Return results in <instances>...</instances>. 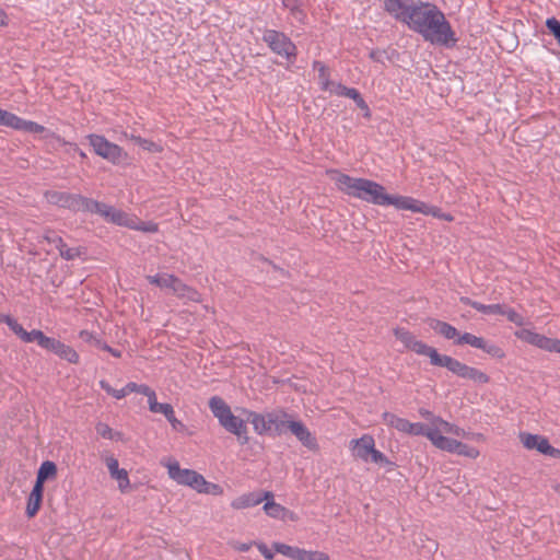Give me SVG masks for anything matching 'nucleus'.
Segmentation results:
<instances>
[{
  "label": "nucleus",
  "mask_w": 560,
  "mask_h": 560,
  "mask_svg": "<svg viewBox=\"0 0 560 560\" xmlns=\"http://www.w3.org/2000/svg\"><path fill=\"white\" fill-rule=\"evenodd\" d=\"M305 560H329V556L322 551H306Z\"/></svg>",
  "instance_id": "6e6d98bb"
},
{
  "label": "nucleus",
  "mask_w": 560,
  "mask_h": 560,
  "mask_svg": "<svg viewBox=\"0 0 560 560\" xmlns=\"http://www.w3.org/2000/svg\"><path fill=\"white\" fill-rule=\"evenodd\" d=\"M257 548L266 559H273L275 553L265 544H257Z\"/></svg>",
  "instance_id": "bf43d9fd"
},
{
  "label": "nucleus",
  "mask_w": 560,
  "mask_h": 560,
  "mask_svg": "<svg viewBox=\"0 0 560 560\" xmlns=\"http://www.w3.org/2000/svg\"><path fill=\"white\" fill-rule=\"evenodd\" d=\"M313 69L318 72V83L320 89L328 91L331 88L334 81L329 80V71L327 67L320 61H314Z\"/></svg>",
  "instance_id": "c85d7f7f"
},
{
  "label": "nucleus",
  "mask_w": 560,
  "mask_h": 560,
  "mask_svg": "<svg viewBox=\"0 0 560 560\" xmlns=\"http://www.w3.org/2000/svg\"><path fill=\"white\" fill-rule=\"evenodd\" d=\"M252 542H236L234 544V549L238 550V551H242V552H245V551H248L252 547Z\"/></svg>",
  "instance_id": "338daca9"
},
{
  "label": "nucleus",
  "mask_w": 560,
  "mask_h": 560,
  "mask_svg": "<svg viewBox=\"0 0 560 560\" xmlns=\"http://www.w3.org/2000/svg\"><path fill=\"white\" fill-rule=\"evenodd\" d=\"M102 218L106 222L128 229H130L131 224L135 222V214L128 213L107 203L102 214Z\"/></svg>",
  "instance_id": "2eb2a0df"
},
{
  "label": "nucleus",
  "mask_w": 560,
  "mask_h": 560,
  "mask_svg": "<svg viewBox=\"0 0 560 560\" xmlns=\"http://www.w3.org/2000/svg\"><path fill=\"white\" fill-rule=\"evenodd\" d=\"M348 89L349 88L342 85L341 83L334 82L331 88L327 92H329L331 94L339 95V96H345L346 91H348Z\"/></svg>",
  "instance_id": "4d7b16f0"
},
{
  "label": "nucleus",
  "mask_w": 560,
  "mask_h": 560,
  "mask_svg": "<svg viewBox=\"0 0 560 560\" xmlns=\"http://www.w3.org/2000/svg\"><path fill=\"white\" fill-rule=\"evenodd\" d=\"M59 343H60V340L50 338V337H47L44 335L43 338L39 340L38 346L45 350H48V351H51L55 353Z\"/></svg>",
  "instance_id": "de8ad7c7"
},
{
  "label": "nucleus",
  "mask_w": 560,
  "mask_h": 560,
  "mask_svg": "<svg viewBox=\"0 0 560 560\" xmlns=\"http://www.w3.org/2000/svg\"><path fill=\"white\" fill-rule=\"evenodd\" d=\"M105 207H106V203H104V202H100L94 199L83 197L81 195H75L74 196V206H73L72 210L86 211V212L100 214L102 217Z\"/></svg>",
  "instance_id": "aec40b11"
},
{
  "label": "nucleus",
  "mask_w": 560,
  "mask_h": 560,
  "mask_svg": "<svg viewBox=\"0 0 560 560\" xmlns=\"http://www.w3.org/2000/svg\"><path fill=\"white\" fill-rule=\"evenodd\" d=\"M284 8L291 11V13L294 15V18L303 22L305 19L304 12L300 8V3L298 0H281Z\"/></svg>",
  "instance_id": "58836bf2"
},
{
  "label": "nucleus",
  "mask_w": 560,
  "mask_h": 560,
  "mask_svg": "<svg viewBox=\"0 0 560 560\" xmlns=\"http://www.w3.org/2000/svg\"><path fill=\"white\" fill-rule=\"evenodd\" d=\"M57 474V466L54 462L46 460L42 463L38 471H37V478L39 480H47L48 478L55 477Z\"/></svg>",
  "instance_id": "f704fd0d"
},
{
  "label": "nucleus",
  "mask_w": 560,
  "mask_h": 560,
  "mask_svg": "<svg viewBox=\"0 0 560 560\" xmlns=\"http://www.w3.org/2000/svg\"><path fill=\"white\" fill-rule=\"evenodd\" d=\"M43 495L30 493L27 505H26V514L28 517H33L37 514L40 509Z\"/></svg>",
  "instance_id": "e433bc0d"
},
{
  "label": "nucleus",
  "mask_w": 560,
  "mask_h": 560,
  "mask_svg": "<svg viewBox=\"0 0 560 560\" xmlns=\"http://www.w3.org/2000/svg\"><path fill=\"white\" fill-rule=\"evenodd\" d=\"M306 551L307 550H305V549L296 547L295 553H294V560H305Z\"/></svg>",
  "instance_id": "774afa93"
},
{
  "label": "nucleus",
  "mask_w": 560,
  "mask_h": 560,
  "mask_svg": "<svg viewBox=\"0 0 560 560\" xmlns=\"http://www.w3.org/2000/svg\"><path fill=\"white\" fill-rule=\"evenodd\" d=\"M452 424L440 417H434L431 422L430 432L435 431L438 435L450 434Z\"/></svg>",
  "instance_id": "c9c22d12"
},
{
  "label": "nucleus",
  "mask_w": 560,
  "mask_h": 560,
  "mask_svg": "<svg viewBox=\"0 0 560 560\" xmlns=\"http://www.w3.org/2000/svg\"><path fill=\"white\" fill-rule=\"evenodd\" d=\"M0 322L5 323L10 329L21 339L23 334L25 332V329L21 324L18 323L16 319L11 317L10 315H1Z\"/></svg>",
  "instance_id": "4c0bfd02"
},
{
  "label": "nucleus",
  "mask_w": 560,
  "mask_h": 560,
  "mask_svg": "<svg viewBox=\"0 0 560 560\" xmlns=\"http://www.w3.org/2000/svg\"><path fill=\"white\" fill-rule=\"evenodd\" d=\"M86 250L84 247L78 246V247H69L62 252V258L66 260H74L75 258L81 257L82 255H85Z\"/></svg>",
  "instance_id": "a18cd8bd"
},
{
  "label": "nucleus",
  "mask_w": 560,
  "mask_h": 560,
  "mask_svg": "<svg viewBox=\"0 0 560 560\" xmlns=\"http://www.w3.org/2000/svg\"><path fill=\"white\" fill-rule=\"evenodd\" d=\"M150 387L148 385H144V384H137V383H133V382H129L127 384V390H129V393H139V394H142L144 395L148 389Z\"/></svg>",
  "instance_id": "5fc2aeb1"
},
{
  "label": "nucleus",
  "mask_w": 560,
  "mask_h": 560,
  "mask_svg": "<svg viewBox=\"0 0 560 560\" xmlns=\"http://www.w3.org/2000/svg\"><path fill=\"white\" fill-rule=\"evenodd\" d=\"M44 332L38 329H33L32 331H26L23 334L21 340L30 343V342H36L39 343V340L43 338Z\"/></svg>",
  "instance_id": "09e8293b"
},
{
  "label": "nucleus",
  "mask_w": 560,
  "mask_h": 560,
  "mask_svg": "<svg viewBox=\"0 0 560 560\" xmlns=\"http://www.w3.org/2000/svg\"><path fill=\"white\" fill-rule=\"evenodd\" d=\"M383 420L387 425H390L400 432L408 433L409 431L410 421L399 418L394 413L384 412Z\"/></svg>",
  "instance_id": "cd10ccee"
},
{
  "label": "nucleus",
  "mask_w": 560,
  "mask_h": 560,
  "mask_svg": "<svg viewBox=\"0 0 560 560\" xmlns=\"http://www.w3.org/2000/svg\"><path fill=\"white\" fill-rule=\"evenodd\" d=\"M429 433H430V427H427L420 422H416V423L410 422L408 434L424 435L428 438Z\"/></svg>",
  "instance_id": "8fccbe9b"
},
{
  "label": "nucleus",
  "mask_w": 560,
  "mask_h": 560,
  "mask_svg": "<svg viewBox=\"0 0 560 560\" xmlns=\"http://www.w3.org/2000/svg\"><path fill=\"white\" fill-rule=\"evenodd\" d=\"M431 328L435 332L442 335L444 338L450 340H456L460 335L459 331L454 326L442 320H433V323L431 324Z\"/></svg>",
  "instance_id": "bb28decb"
},
{
  "label": "nucleus",
  "mask_w": 560,
  "mask_h": 560,
  "mask_svg": "<svg viewBox=\"0 0 560 560\" xmlns=\"http://www.w3.org/2000/svg\"><path fill=\"white\" fill-rule=\"evenodd\" d=\"M394 335L405 346L406 349L411 350L417 354L430 358L431 351H433L434 349L433 347H430L427 343L417 340L416 337L405 328L394 329Z\"/></svg>",
  "instance_id": "1a4fd4ad"
},
{
  "label": "nucleus",
  "mask_w": 560,
  "mask_h": 560,
  "mask_svg": "<svg viewBox=\"0 0 560 560\" xmlns=\"http://www.w3.org/2000/svg\"><path fill=\"white\" fill-rule=\"evenodd\" d=\"M129 394V390H127V385L122 387L121 389H114L113 397L116 399H121L126 397Z\"/></svg>",
  "instance_id": "69168bd1"
},
{
  "label": "nucleus",
  "mask_w": 560,
  "mask_h": 560,
  "mask_svg": "<svg viewBox=\"0 0 560 560\" xmlns=\"http://www.w3.org/2000/svg\"><path fill=\"white\" fill-rule=\"evenodd\" d=\"M502 304H482L474 305V308L482 314H499L502 313Z\"/></svg>",
  "instance_id": "c03bdc74"
},
{
  "label": "nucleus",
  "mask_w": 560,
  "mask_h": 560,
  "mask_svg": "<svg viewBox=\"0 0 560 560\" xmlns=\"http://www.w3.org/2000/svg\"><path fill=\"white\" fill-rule=\"evenodd\" d=\"M273 493L270 491H253L248 493H244L237 498H235L231 502V506L235 510H243L256 506L260 504L262 501L272 499Z\"/></svg>",
  "instance_id": "9b49d317"
},
{
  "label": "nucleus",
  "mask_w": 560,
  "mask_h": 560,
  "mask_svg": "<svg viewBox=\"0 0 560 560\" xmlns=\"http://www.w3.org/2000/svg\"><path fill=\"white\" fill-rule=\"evenodd\" d=\"M369 462L378 464L381 466H386V465L390 464L389 459L382 452L376 450L375 447L370 453Z\"/></svg>",
  "instance_id": "3c124183"
},
{
  "label": "nucleus",
  "mask_w": 560,
  "mask_h": 560,
  "mask_svg": "<svg viewBox=\"0 0 560 560\" xmlns=\"http://www.w3.org/2000/svg\"><path fill=\"white\" fill-rule=\"evenodd\" d=\"M428 439L432 442V444L435 447H438L442 451L453 453V454H456V452H457L459 441H457L455 439H451V438H447L444 435H438V433L435 431L430 432L428 434Z\"/></svg>",
  "instance_id": "4be33fe9"
},
{
  "label": "nucleus",
  "mask_w": 560,
  "mask_h": 560,
  "mask_svg": "<svg viewBox=\"0 0 560 560\" xmlns=\"http://www.w3.org/2000/svg\"><path fill=\"white\" fill-rule=\"evenodd\" d=\"M243 412L247 416V421L252 423L254 431L259 434L270 433V425L267 422L268 412L258 413L244 409Z\"/></svg>",
  "instance_id": "412c9836"
},
{
  "label": "nucleus",
  "mask_w": 560,
  "mask_h": 560,
  "mask_svg": "<svg viewBox=\"0 0 560 560\" xmlns=\"http://www.w3.org/2000/svg\"><path fill=\"white\" fill-rule=\"evenodd\" d=\"M209 408L224 430L236 435L242 445L248 443L249 436L246 422L233 415L230 406L223 398L219 396L211 397L209 399Z\"/></svg>",
  "instance_id": "7ed1b4c3"
},
{
  "label": "nucleus",
  "mask_w": 560,
  "mask_h": 560,
  "mask_svg": "<svg viewBox=\"0 0 560 560\" xmlns=\"http://www.w3.org/2000/svg\"><path fill=\"white\" fill-rule=\"evenodd\" d=\"M264 511L265 513L272 518H282L285 513V508L276 503L272 499L265 500Z\"/></svg>",
  "instance_id": "2f4dec72"
},
{
  "label": "nucleus",
  "mask_w": 560,
  "mask_h": 560,
  "mask_svg": "<svg viewBox=\"0 0 560 560\" xmlns=\"http://www.w3.org/2000/svg\"><path fill=\"white\" fill-rule=\"evenodd\" d=\"M79 336H80L81 340H83L84 342L94 345L97 348L108 351L112 355H114L116 358H120V355H121L120 351L109 347L107 343L103 342L100 338H97L96 335H94L93 332H91L89 330L80 331Z\"/></svg>",
  "instance_id": "393cba45"
},
{
  "label": "nucleus",
  "mask_w": 560,
  "mask_h": 560,
  "mask_svg": "<svg viewBox=\"0 0 560 560\" xmlns=\"http://www.w3.org/2000/svg\"><path fill=\"white\" fill-rule=\"evenodd\" d=\"M412 9V2L407 3L404 0H385L384 10L395 20L407 25Z\"/></svg>",
  "instance_id": "4468645a"
},
{
  "label": "nucleus",
  "mask_w": 560,
  "mask_h": 560,
  "mask_svg": "<svg viewBox=\"0 0 560 560\" xmlns=\"http://www.w3.org/2000/svg\"><path fill=\"white\" fill-rule=\"evenodd\" d=\"M171 407H172V405H170V404L159 402L158 405H154L153 410H151V412L162 413L164 416L165 412H167Z\"/></svg>",
  "instance_id": "052dcab7"
},
{
  "label": "nucleus",
  "mask_w": 560,
  "mask_h": 560,
  "mask_svg": "<svg viewBox=\"0 0 560 560\" xmlns=\"http://www.w3.org/2000/svg\"><path fill=\"white\" fill-rule=\"evenodd\" d=\"M546 26L553 34L560 45V21L555 18H550L546 21Z\"/></svg>",
  "instance_id": "864d4df0"
},
{
  "label": "nucleus",
  "mask_w": 560,
  "mask_h": 560,
  "mask_svg": "<svg viewBox=\"0 0 560 560\" xmlns=\"http://www.w3.org/2000/svg\"><path fill=\"white\" fill-rule=\"evenodd\" d=\"M462 378L470 380L477 384H487L490 380L485 372L469 365L466 366Z\"/></svg>",
  "instance_id": "c756f323"
},
{
  "label": "nucleus",
  "mask_w": 560,
  "mask_h": 560,
  "mask_svg": "<svg viewBox=\"0 0 560 560\" xmlns=\"http://www.w3.org/2000/svg\"><path fill=\"white\" fill-rule=\"evenodd\" d=\"M96 432L104 439L108 440H118L120 438V433L114 432L113 429L103 422L96 424Z\"/></svg>",
  "instance_id": "ea45409f"
},
{
  "label": "nucleus",
  "mask_w": 560,
  "mask_h": 560,
  "mask_svg": "<svg viewBox=\"0 0 560 560\" xmlns=\"http://www.w3.org/2000/svg\"><path fill=\"white\" fill-rule=\"evenodd\" d=\"M483 338L469 332H464L454 341L455 345H469L476 349L483 348Z\"/></svg>",
  "instance_id": "473e14b6"
},
{
  "label": "nucleus",
  "mask_w": 560,
  "mask_h": 560,
  "mask_svg": "<svg viewBox=\"0 0 560 560\" xmlns=\"http://www.w3.org/2000/svg\"><path fill=\"white\" fill-rule=\"evenodd\" d=\"M144 396L148 397V404H149V410H153L154 405H158L156 400V394L153 389L149 388L148 392L144 394Z\"/></svg>",
  "instance_id": "13d9d810"
},
{
  "label": "nucleus",
  "mask_w": 560,
  "mask_h": 560,
  "mask_svg": "<svg viewBox=\"0 0 560 560\" xmlns=\"http://www.w3.org/2000/svg\"><path fill=\"white\" fill-rule=\"evenodd\" d=\"M520 439L524 447L527 450H537L539 453L545 455H552L556 451L544 436L530 433H521Z\"/></svg>",
  "instance_id": "dca6fc26"
},
{
  "label": "nucleus",
  "mask_w": 560,
  "mask_h": 560,
  "mask_svg": "<svg viewBox=\"0 0 560 560\" xmlns=\"http://www.w3.org/2000/svg\"><path fill=\"white\" fill-rule=\"evenodd\" d=\"M55 354L58 355L60 359H63L70 363L79 362V354L77 353V351L73 348H71L70 346H68L61 341H60Z\"/></svg>",
  "instance_id": "7c9ffc66"
},
{
  "label": "nucleus",
  "mask_w": 560,
  "mask_h": 560,
  "mask_svg": "<svg viewBox=\"0 0 560 560\" xmlns=\"http://www.w3.org/2000/svg\"><path fill=\"white\" fill-rule=\"evenodd\" d=\"M350 446L355 457L368 463L370 453L375 446V441L372 435L364 434L360 439L351 440Z\"/></svg>",
  "instance_id": "6ab92c4d"
},
{
  "label": "nucleus",
  "mask_w": 560,
  "mask_h": 560,
  "mask_svg": "<svg viewBox=\"0 0 560 560\" xmlns=\"http://www.w3.org/2000/svg\"><path fill=\"white\" fill-rule=\"evenodd\" d=\"M0 126L21 130L31 135H39L45 131V127L37 122L22 119L13 113L0 108Z\"/></svg>",
  "instance_id": "0eeeda50"
},
{
  "label": "nucleus",
  "mask_w": 560,
  "mask_h": 560,
  "mask_svg": "<svg viewBox=\"0 0 560 560\" xmlns=\"http://www.w3.org/2000/svg\"><path fill=\"white\" fill-rule=\"evenodd\" d=\"M43 238L48 243L52 244L55 247L61 244L62 237L59 236L55 231L50 229H46L43 234Z\"/></svg>",
  "instance_id": "603ef678"
},
{
  "label": "nucleus",
  "mask_w": 560,
  "mask_h": 560,
  "mask_svg": "<svg viewBox=\"0 0 560 560\" xmlns=\"http://www.w3.org/2000/svg\"><path fill=\"white\" fill-rule=\"evenodd\" d=\"M94 152L115 164L125 163L127 154L115 142H90Z\"/></svg>",
  "instance_id": "9d476101"
},
{
  "label": "nucleus",
  "mask_w": 560,
  "mask_h": 560,
  "mask_svg": "<svg viewBox=\"0 0 560 560\" xmlns=\"http://www.w3.org/2000/svg\"><path fill=\"white\" fill-rule=\"evenodd\" d=\"M167 468V472L171 479L176 481L178 485L188 486L198 492L209 493V487L217 489V485H211L206 481L202 475L195 470L180 468L178 462L163 463Z\"/></svg>",
  "instance_id": "20e7f679"
},
{
  "label": "nucleus",
  "mask_w": 560,
  "mask_h": 560,
  "mask_svg": "<svg viewBox=\"0 0 560 560\" xmlns=\"http://www.w3.org/2000/svg\"><path fill=\"white\" fill-rule=\"evenodd\" d=\"M385 206H394L400 210H410L417 213L439 217L438 209L435 207H431L425 202L419 201L411 197L387 195V201Z\"/></svg>",
  "instance_id": "423d86ee"
},
{
  "label": "nucleus",
  "mask_w": 560,
  "mask_h": 560,
  "mask_svg": "<svg viewBox=\"0 0 560 560\" xmlns=\"http://www.w3.org/2000/svg\"><path fill=\"white\" fill-rule=\"evenodd\" d=\"M407 26L434 45L453 46L456 36L444 13L431 2H412Z\"/></svg>",
  "instance_id": "f257e3e1"
},
{
  "label": "nucleus",
  "mask_w": 560,
  "mask_h": 560,
  "mask_svg": "<svg viewBox=\"0 0 560 560\" xmlns=\"http://www.w3.org/2000/svg\"><path fill=\"white\" fill-rule=\"evenodd\" d=\"M273 549L278 553L283 555V556L294 560V553H295L296 547H293V546H290L287 544H282V542H275Z\"/></svg>",
  "instance_id": "49530a36"
},
{
  "label": "nucleus",
  "mask_w": 560,
  "mask_h": 560,
  "mask_svg": "<svg viewBox=\"0 0 560 560\" xmlns=\"http://www.w3.org/2000/svg\"><path fill=\"white\" fill-rule=\"evenodd\" d=\"M262 38L273 52L285 58L295 56V45L283 33L275 30H268L265 32Z\"/></svg>",
  "instance_id": "39448f33"
},
{
  "label": "nucleus",
  "mask_w": 560,
  "mask_h": 560,
  "mask_svg": "<svg viewBox=\"0 0 560 560\" xmlns=\"http://www.w3.org/2000/svg\"><path fill=\"white\" fill-rule=\"evenodd\" d=\"M173 293L178 299H183L186 301H190V302H200L201 301L200 293L196 289L184 283L179 278H177V280H176V283L173 289Z\"/></svg>",
  "instance_id": "b1692460"
},
{
  "label": "nucleus",
  "mask_w": 560,
  "mask_h": 560,
  "mask_svg": "<svg viewBox=\"0 0 560 560\" xmlns=\"http://www.w3.org/2000/svg\"><path fill=\"white\" fill-rule=\"evenodd\" d=\"M354 102L358 105V107L364 112L365 116L370 115L369 106L361 95L357 100H354Z\"/></svg>",
  "instance_id": "680f3d73"
},
{
  "label": "nucleus",
  "mask_w": 560,
  "mask_h": 560,
  "mask_svg": "<svg viewBox=\"0 0 560 560\" xmlns=\"http://www.w3.org/2000/svg\"><path fill=\"white\" fill-rule=\"evenodd\" d=\"M147 280L161 289H170L173 292L177 277L170 273H156L153 276H147Z\"/></svg>",
  "instance_id": "a878e982"
},
{
  "label": "nucleus",
  "mask_w": 560,
  "mask_h": 560,
  "mask_svg": "<svg viewBox=\"0 0 560 560\" xmlns=\"http://www.w3.org/2000/svg\"><path fill=\"white\" fill-rule=\"evenodd\" d=\"M329 176L345 194L374 205H386L387 194L385 188L376 182L354 178L338 171H330Z\"/></svg>",
  "instance_id": "f03ea898"
},
{
  "label": "nucleus",
  "mask_w": 560,
  "mask_h": 560,
  "mask_svg": "<svg viewBox=\"0 0 560 560\" xmlns=\"http://www.w3.org/2000/svg\"><path fill=\"white\" fill-rule=\"evenodd\" d=\"M500 315L506 316V318L515 325L522 326L524 324V318L521 314L504 305L502 306V313H500Z\"/></svg>",
  "instance_id": "a19ab883"
},
{
  "label": "nucleus",
  "mask_w": 560,
  "mask_h": 560,
  "mask_svg": "<svg viewBox=\"0 0 560 560\" xmlns=\"http://www.w3.org/2000/svg\"><path fill=\"white\" fill-rule=\"evenodd\" d=\"M430 363L434 366L446 368L448 371L454 373L455 375L462 377L467 364L462 363L460 361L445 354H440L438 350L434 348L431 351Z\"/></svg>",
  "instance_id": "f8f14e48"
},
{
  "label": "nucleus",
  "mask_w": 560,
  "mask_h": 560,
  "mask_svg": "<svg viewBox=\"0 0 560 560\" xmlns=\"http://www.w3.org/2000/svg\"><path fill=\"white\" fill-rule=\"evenodd\" d=\"M105 464L113 479L117 480L118 488L121 492H126L129 489L130 480L128 472L124 468H119V463L114 456H107Z\"/></svg>",
  "instance_id": "a211bd4d"
},
{
  "label": "nucleus",
  "mask_w": 560,
  "mask_h": 560,
  "mask_svg": "<svg viewBox=\"0 0 560 560\" xmlns=\"http://www.w3.org/2000/svg\"><path fill=\"white\" fill-rule=\"evenodd\" d=\"M516 337L529 345L536 346L539 349L550 351V352H558L560 349V340L559 339H552L549 337H546L544 335L537 334L530 329H521L516 331Z\"/></svg>",
  "instance_id": "6e6552de"
},
{
  "label": "nucleus",
  "mask_w": 560,
  "mask_h": 560,
  "mask_svg": "<svg viewBox=\"0 0 560 560\" xmlns=\"http://www.w3.org/2000/svg\"><path fill=\"white\" fill-rule=\"evenodd\" d=\"M74 196L62 191L49 190L45 192L47 202L62 208L71 209L74 206Z\"/></svg>",
  "instance_id": "5701e85b"
},
{
  "label": "nucleus",
  "mask_w": 560,
  "mask_h": 560,
  "mask_svg": "<svg viewBox=\"0 0 560 560\" xmlns=\"http://www.w3.org/2000/svg\"><path fill=\"white\" fill-rule=\"evenodd\" d=\"M456 454L474 459L479 456V451L476 447L459 442Z\"/></svg>",
  "instance_id": "79ce46f5"
},
{
  "label": "nucleus",
  "mask_w": 560,
  "mask_h": 560,
  "mask_svg": "<svg viewBox=\"0 0 560 560\" xmlns=\"http://www.w3.org/2000/svg\"><path fill=\"white\" fill-rule=\"evenodd\" d=\"M450 434L458 438H465L467 433L464 429L457 427L456 424H452Z\"/></svg>",
  "instance_id": "0e129e2a"
},
{
  "label": "nucleus",
  "mask_w": 560,
  "mask_h": 560,
  "mask_svg": "<svg viewBox=\"0 0 560 560\" xmlns=\"http://www.w3.org/2000/svg\"><path fill=\"white\" fill-rule=\"evenodd\" d=\"M130 230L141 231L144 233H156L159 231V225L153 221H142L135 215V222L131 224Z\"/></svg>",
  "instance_id": "72a5a7b5"
},
{
  "label": "nucleus",
  "mask_w": 560,
  "mask_h": 560,
  "mask_svg": "<svg viewBox=\"0 0 560 560\" xmlns=\"http://www.w3.org/2000/svg\"><path fill=\"white\" fill-rule=\"evenodd\" d=\"M292 420V417L282 409L269 411L267 422L270 425V433L282 434L285 430H289Z\"/></svg>",
  "instance_id": "f3484780"
},
{
  "label": "nucleus",
  "mask_w": 560,
  "mask_h": 560,
  "mask_svg": "<svg viewBox=\"0 0 560 560\" xmlns=\"http://www.w3.org/2000/svg\"><path fill=\"white\" fill-rule=\"evenodd\" d=\"M481 350L498 359H502L505 357V353L502 350V348L494 343L487 342L486 340H483V348H481Z\"/></svg>",
  "instance_id": "37998d69"
},
{
  "label": "nucleus",
  "mask_w": 560,
  "mask_h": 560,
  "mask_svg": "<svg viewBox=\"0 0 560 560\" xmlns=\"http://www.w3.org/2000/svg\"><path fill=\"white\" fill-rule=\"evenodd\" d=\"M44 482H45L44 480H39V478L36 477V481H35V485H34L33 490L31 491V493L43 495Z\"/></svg>",
  "instance_id": "e2e57ef3"
},
{
  "label": "nucleus",
  "mask_w": 560,
  "mask_h": 560,
  "mask_svg": "<svg viewBox=\"0 0 560 560\" xmlns=\"http://www.w3.org/2000/svg\"><path fill=\"white\" fill-rule=\"evenodd\" d=\"M290 432L310 451H317L318 443L316 438L311 433L302 421L292 420L289 427Z\"/></svg>",
  "instance_id": "ddd939ff"
}]
</instances>
